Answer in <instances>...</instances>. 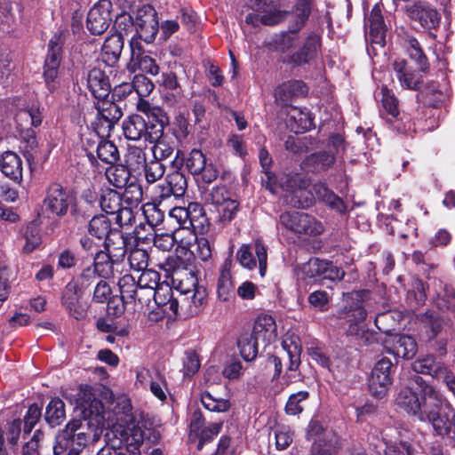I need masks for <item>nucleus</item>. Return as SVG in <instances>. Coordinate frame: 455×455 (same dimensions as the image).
I'll list each match as a JSON object with an SVG mask.
<instances>
[{"label":"nucleus","mask_w":455,"mask_h":455,"mask_svg":"<svg viewBox=\"0 0 455 455\" xmlns=\"http://www.w3.org/2000/svg\"><path fill=\"white\" fill-rule=\"evenodd\" d=\"M313 194L318 200L324 203L331 209L336 211L339 214H345L347 206L343 200L334 194L324 183H316L312 188Z\"/></svg>","instance_id":"nucleus-30"},{"label":"nucleus","mask_w":455,"mask_h":455,"mask_svg":"<svg viewBox=\"0 0 455 455\" xmlns=\"http://www.w3.org/2000/svg\"><path fill=\"white\" fill-rule=\"evenodd\" d=\"M142 273L138 277V285L140 291L146 290L148 294L151 291L156 290L162 283H160V274L153 269L141 270Z\"/></svg>","instance_id":"nucleus-45"},{"label":"nucleus","mask_w":455,"mask_h":455,"mask_svg":"<svg viewBox=\"0 0 455 455\" xmlns=\"http://www.w3.org/2000/svg\"><path fill=\"white\" fill-rule=\"evenodd\" d=\"M296 28H291L290 31L280 35L275 42V49L283 53L288 52L298 41V35Z\"/></svg>","instance_id":"nucleus-60"},{"label":"nucleus","mask_w":455,"mask_h":455,"mask_svg":"<svg viewBox=\"0 0 455 455\" xmlns=\"http://www.w3.org/2000/svg\"><path fill=\"white\" fill-rule=\"evenodd\" d=\"M106 175L109 183L117 188H125L131 178L130 170L122 164L108 168Z\"/></svg>","instance_id":"nucleus-44"},{"label":"nucleus","mask_w":455,"mask_h":455,"mask_svg":"<svg viewBox=\"0 0 455 455\" xmlns=\"http://www.w3.org/2000/svg\"><path fill=\"white\" fill-rule=\"evenodd\" d=\"M84 291H80L75 283H68L62 292L61 301L63 306L76 319L84 317L85 312L80 304Z\"/></svg>","instance_id":"nucleus-23"},{"label":"nucleus","mask_w":455,"mask_h":455,"mask_svg":"<svg viewBox=\"0 0 455 455\" xmlns=\"http://www.w3.org/2000/svg\"><path fill=\"white\" fill-rule=\"evenodd\" d=\"M381 92L383 109L387 115V121L392 122L399 116L398 100L386 86L381 88Z\"/></svg>","instance_id":"nucleus-48"},{"label":"nucleus","mask_w":455,"mask_h":455,"mask_svg":"<svg viewBox=\"0 0 455 455\" xmlns=\"http://www.w3.org/2000/svg\"><path fill=\"white\" fill-rule=\"evenodd\" d=\"M180 150L176 151V156L172 162V167L174 169L170 172L165 178V182L171 186V189L174 190V196H182L188 187V182L183 172H180V167L183 165L184 159L179 157Z\"/></svg>","instance_id":"nucleus-26"},{"label":"nucleus","mask_w":455,"mask_h":455,"mask_svg":"<svg viewBox=\"0 0 455 455\" xmlns=\"http://www.w3.org/2000/svg\"><path fill=\"white\" fill-rule=\"evenodd\" d=\"M251 335L265 346L272 343L277 338V328L275 319L268 315H259L254 322Z\"/></svg>","instance_id":"nucleus-19"},{"label":"nucleus","mask_w":455,"mask_h":455,"mask_svg":"<svg viewBox=\"0 0 455 455\" xmlns=\"http://www.w3.org/2000/svg\"><path fill=\"white\" fill-rule=\"evenodd\" d=\"M106 445L97 455H140L145 434L132 414H125L106 433Z\"/></svg>","instance_id":"nucleus-2"},{"label":"nucleus","mask_w":455,"mask_h":455,"mask_svg":"<svg viewBox=\"0 0 455 455\" xmlns=\"http://www.w3.org/2000/svg\"><path fill=\"white\" fill-rule=\"evenodd\" d=\"M24 237L26 243L23 247V251L27 253H29L41 243V236L38 226L34 222H30L26 228Z\"/></svg>","instance_id":"nucleus-55"},{"label":"nucleus","mask_w":455,"mask_h":455,"mask_svg":"<svg viewBox=\"0 0 455 455\" xmlns=\"http://www.w3.org/2000/svg\"><path fill=\"white\" fill-rule=\"evenodd\" d=\"M175 148V141L172 138L160 134V137L151 148L153 158L162 162L173 155Z\"/></svg>","instance_id":"nucleus-41"},{"label":"nucleus","mask_w":455,"mask_h":455,"mask_svg":"<svg viewBox=\"0 0 455 455\" xmlns=\"http://www.w3.org/2000/svg\"><path fill=\"white\" fill-rule=\"evenodd\" d=\"M251 9L257 12L248 13L245 17L243 23L241 27L244 32L251 30L249 26L257 28L259 24L273 26L281 22L285 16V13L278 11L272 4V0H254L251 4Z\"/></svg>","instance_id":"nucleus-4"},{"label":"nucleus","mask_w":455,"mask_h":455,"mask_svg":"<svg viewBox=\"0 0 455 455\" xmlns=\"http://www.w3.org/2000/svg\"><path fill=\"white\" fill-rule=\"evenodd\" d=\"M282 347L285 351L286 357L289 360L287 371H297L300 364V355L302 351L299 338L294 333L287 332L283 337Z\"/></svg>","instance_id":"nucleus-27"},{"label":"nucleus","mask_w":455,"mask_h":455,"mask_svg":"<svg viewBox=\"0 0 455 455\" xmlns=\"http://www.w3.org/2000/svg\"><path fill=\"white\" fill-rule=\"evenodd\" d=\"M132 86L140 97L148 96L155 88L151 80L144 75H136L132 81Z\"/></svg>","instance_id":"nucleus-63"},{"label":"nucleus","mask_w":455,"mask_h":455,"mask_svg":"<svg viewBox=\"0 0 455 455\" xmlns=\"http://www.w3.org/2000/svg\"><path fill=\"white\" fill-rule=\"evenodd\" d=\"M196 278L191 273L188 272V288H184L182 282H180L178 290L184 294L192 293L191 295V303L195 307V308H198L203 306L205 299V291L203 289H200L196 285Z\"/></svg>","instance_id":"nucleus-40"},{"label":"nucleus","mask_w":455,"mask_h":455,"mask_svg":"<svg viewBox=\"0 0 455 455\" xmlns=\"http://www.w3.org/2000/svg\"><path fill=\"white\" fill-rule=\"evenodd\" d=\"M189 226L194 228H204L208 220L204 207L196 202L189 203L188 205Z\"/></svg>","instance_id":"nucleus-50"},{"label":"nucleus","mask_w":455,"mask_h":455,"mask_svg":"<svg viewBox=\"0 0 455 455\" xmlns=\"http://www.w3.org/2000/svg\"><path fill=\"white\" fill-rule=\"evenodd\" d=\"M335 162L333 153L322 151L308 156L304 161L306 168L319 172L330 168Z\"/></svg>","instance_id":"nucleus-39"},{"label":"nucleus","mask_w":455,"mask_h":455,"mask_svg":"<svg viewBox=\"0 0 455 455\" xmlns=\"http://www.w3.org/2000/svg\"><path fill=\"white\" fill-rule=\"evenodd\" d=\"M206 163L205 156L199 149H192L185 161L187 169L194 176L199 175L202 172Z\"/></svg>","instance_id":"nucleus-52"},{"label":"nucleus","mask_w":455,"mask_h":455,"mask_svg":"<svg viewBox=\"0 0 455 455\" xmlns=\"http://www.w3.org/2000/svg\"><path fill=\"white\" fill-rule=\"evenodd\" d=\"M131 60L128 63V69L134 73L137 70L156 76L159 73V67L156 60L143 50L140 39L132 37L130 41Z\"/></svg>","instance_id":"nucleus-13"},{"label":"nucleus","mask_w":455,"mask_h":455,"mask_svg":"<svg viewBox=\"0 0 455 455\" xmlns=\"http://www.w3.org/2000/svg\"><path fill=\"white\" fill-rule=\"evenodd\" d=\"M0 170L2 173L14 181L20 184L23 180V168L20 157L12 151H5L0 156Z\"/></svg>","instance_id":"nucleus-22"},{"label":"nucleus","mask_w":455,"mask_h":455,"mask_svg":"<svg viewBox=\"0 0 455 455\" xmlns=\"http://www.w3.org/2000/svg\"><path fill=\"white\" fill-rule=\"evenodd\" d=\"M98 275L94 268L90 266L83 269L82 273L76 279L72 280V283H75L77 288L85 291L89 287H91L96 281Z\"/></svg>","instance_id":"nucleus-62"},{"label":"nucleus","mask_w":455,"mask_h":455,"mask_svg":"<svg viewBox=\"0 0 455 455\" xmlns=\"http://www.w3.org/2000/svg\"><path fill=\"white\" fill-rule=\"evenodd\" d=\"M259 342L253 336L248 334L238 339L237 345L240 354L245 361H251L257 356Z\"/></svg>","instance_id":"nucleus-47"},{"label":"nucleus","mask_w":455,"mask_h":455,"mask_svg":"<svg viewBox=\"0 0 455 455\" xmlns=\"http://www.w3.org/2000/svg\"><path fill=\"white\" fill-rule=\"evenodd\" d=\"M393 70L403 88L418 91L422 87V77L408 68L404 60H396L393 63Z\"/></svg>","instance_id":"nucleus-24"},{"label":"nucleus","mask_w":455,"mask_h":455,"mask_svg":"<svg viewBox=\"0 0 455 455\" xmlns=\"http://www.w3.org/2000/svg\"><path fill=\"white\" fill-rule=\"evenodd\" d=\"M201 402L205 409L211 411L224 412L230 408V403L227 399H216L209 393H204Z\"/></svg>","instance_id":"nucleus-58"},{"label":"nucleus","mask_w":455,"mask_h":455,"mask_svg":"<svg viewBox=\"0 0 455 455\" xmlns=\"http://www.w3.org/2000/svg\"><path fill=\"white\" fill-rule=\"evenodd\" d=\"M97 157L103 163L113 164L119 160L116 146L109 140L100 139L96 147Z\"/></svg>","instance_id":"nucleus-43"},{"label":"nucleus","mask_w":455,"mask_h":455,"mask_svg":"<svg viewBox=\"0 0 455 455\" xmlns=\"http://www.w3.org/2000/svg\"><path fill=\"white\" fill-rule=\"evenodd\" d=\"M405 12L411 20L419 22L426 28H434L440 21L437 11L426 3L418 2L410 4L406 6Z\"/></svg>","instance_id":"nucleus-15"},{"label":"nucleus","mask_w":455,"mask_h":455,"mask_svg":"<svg viewBox=\"0 0 455 455\" xmlns=\"http://www.w3.org/2000/svg\"><path fill=\"white\" fill-rule=\"evenodd\" d=\"M326 266H328V260L313 258L303 266V272L307 278L320 277L322 279Z\"/></svg>","instance_id":"nucleus-57"},{"label":"nucleus","mask_w":455,"mask_h":455,"mask_svg":"<svg viewBox=\"0 0 455 455\" xmlns=\"http://www.w3.org/2000/svg\"><path fill=\"white\" fill-rule=\"evenodd\" d=\"M230 198H232L231 193L226 188V186L217 185L212 187L211 190L206 193L204 200L206 204H209L216 208Z\"/></svg>","instance_id":"nucleus-51"},{"label":"nucleus","mask_w":455,"mask_h":455,"mask_svg":"<svg viewBox=\"0 0 455 455\" xmlns=\"http://www.w3.org/2000/svg\"><path fill=\"white\" fill-rule=\"evenodd\" d=\"M46 422L52 427L60 425L66 419L65 403L60 398H53L46 406L45 415Z\"/></svg>","instance_id":"nucleus-37"},{"label":"nucleus","mask_w":455,"mask_h":455,"mask_svg":"<svg viewBox=\"0 0 455 455\" xmlns=\"http://www.w3.org/2000/svg\"><path fill=\"white\" fill-rule=\"evenodd\" d=\"M364 291H354L343 294V308L340 311V317L346 318L351 324L348 327L350 333H356L359 324L364 321L367 313L363 307Z\"/></svg>","instance_id":"nucleus-9"},{"label":"nucleus","mask_w":455,"mask_h":455,"mask_svg":"<svg viewBox=\"0 0 455 455\" xmlns=\"http://www.w3.org/2000/svg\"><path fill=\"white\" fill-rule=\"evenodd\" d=\"M404 44L410 58L417 63L421 72L426 73L429 68V63L419 41L412 36H408Z\"/></svg>","instance_id":"nucleus-38"},{"label":"nucleus","mask_w":455,"mask_h":455,"mask_svg":"<svg viewBox=\"0 0 455 455\" xmlns=\"http://www.w3.org/2000/svg\"><path fill=\"white\" fill-rule=\"evenodd\" d=\"M307 86L300 80H292L282 84L275 91V97L283 105H288L292 98L305 96L307 93Z\"/></svg>","instance_id":"nucleus-28"},{"label":"nucleus","mask_w":455,"mask_h":455,"mask_svg":"<svg viewBox=\"0 0 455 455\" xmlns=\"http://www.w3.org/2000/svg\"><path fill=\"white\" fill-rule=\"evenodd\" d=\"M112 4L108 0H100L89 11L86 25L89 31L93 35L103 34L112 20L110 9Z\"/></svg>","instance_id":"nucleus-14"},{"label":"nucleus","mask_w":455,"mask_h":455,"mask_svg":"<svg viewBox=\"0 0 455 455\" xmlns=\"http://www.w3.org/2000/svg\"><path fill=\"white\" fill-rule=\"evenodd\" d=\"M394 365L387 357H382L374 365L369 380V388L372 395L382 398L392 384Z\"/></svg>","instance_id":"nucleus-11"},{"label":"nucleus","mask_w":455,"mask_h":455,"mask_svg":"<svg viewBox=\"0 0 455 455\" xmlns=\"http://www.w3.org/2000/svg\"><path fill=\"white\" fill-rule=\"evenodd\" d=\"M124 42L120 36L113 35L108 37L101 49L102 60L108 66H114L120 58Z\"/></svg>","instance_id":"nucleus-34"},{"label":"nucleus","mask_w":455,"mask_h":455,"mask_svg":"<svg viewBox=\"0 0 455 455\" xmlns=\"http://www.w3.org/2000/svg\"><path fill=\"white\" fill-rule=\"evenodd\" d=\"M97 116L94 130L101 138L110 135V132L123 116L121 108L112 100L105 98L94 102Z\"/></svg>","instance_id":"nucleus-5"},{"label":"nucleus","mask_w":455,"mask_h":455,"mask_svg":"<svg viewBox=\"0 0 455 455\" xmlns=\"http://www.w3.org/2000/svg\"><path fill=\"white\" fill-rule=\"evenodd\" d=\"M118 286L121 294V299L124 303H131L138 299L141 301V297L138 296V281L132 275H124L118 281Z\"/></svg>","instance_id":"nucleus-36"},{"label":"nucleus","mask_w":455,"mask_h":455,"mask_svg":"<svg viewBox=\"0 0 455 455\" xmlns=\"http://www.w3.org/2000/svg\"><path fill=\"white\" fill-rule=\"evenodd\" d=\"M424 323L429 328L427 330L428 339H435L442 331L443 320L438 314L434 312H427L424 315Z\"/></svg>","instance_id":"nucleus-59"},{"label":"nucleus","mask_w":455,"mask_h":455,"mask_svg":"<svg viewBox=\"0 0 455 455\" xmlns=\"http://www.w3.org/2000/svg\"><path fill=\"white\" fill-rule=\"evenodd\" d=\"M382 441L386 445V455H412L411 446L400 440L401 432L395 427H385L380 431Z\"/></svg>","instance_id":"nucleus-17"},{"label":"nucleus","mask_w":455,"mask_h":455,"mask_svg":"<svg viewBox=\"0 0 455 455\" xmlns=\"http://www.w3.org/2000/svg\"><path fill=\"white\" fill-rule=\"evenodd\" d=\"M44 205L52 215L62 217L76 205V196L67 188L52 183L47 189Z\"/></svg>","instance_id":"nucleus-6"},{"label":"nucleus","mask_w":455,"mask_h":455,"mask_svg":"<svg viewBox=\"0 0 455 455\" xmlns=\"http://www.w3.org/2000/svg\"><path fill=\"white\" fill-rule=\"evenodd\" d=\"M89 233L98 238H107L114 231L111 228V222L105 215L94 216L89 222Z\"/></svg>","instance_id":"nucleus-42"},{"label":"nucleus","mask_w":455,"mask_h":455,"mask_svg":"<svg viewBox=\"0 0 455 455\" xmlns=\"http://www.w3.org/2000/svg\"><path fill=\"white\" fill-rule=\"evenodd\" d=\"M396 403L409 414L417 416L419 420L430 421L438 435L455 437L454 409L447 404L443 411H440L442 401L438 394L420 376L411 377L410 385L398 393Z\"/></svg>","instance_id":"nucleus-1"},{"label":"nucleus","mask_w":455,"mask_h":455,"mask_svg":"<svg viewBox=\"0 0 455 455\" xmlns=\"http://www.w3.org/2000/svg\"><path fill=\"white\" fill-rule=\"evenodd\" d=\"M280 223L298 233L315 236L323 232V224L315 217L300 212H286L280 215Z\"/></svg>","instance_id":"nucleus-7"},{"label":"nucleus","mask_w":455,"mask_h":455,"mask_svg":"<svg viewBox=\"0 0 455 455\" xmlns=\"http://www.w3.org/2000/svg\"><path fill=\"white\" fill-rule=\"evenodd\" d=\"M134 24L140 39L151 43L156 38L159 29L157 13L154 7L148 4L134 6Z\"/></svg>","instance_id":"nucleus-10"},{"label":"nucleus","mask_w":455,"mask_h":455,"mask_svg":"<svg viewBox=\"0 0 455 455\" xmlns=\"http://www.w3.org/2000/svg\"><path fill=\"white\" fill-rule=\"evenodd\" d=\"M215 211L218 213L217 218L219 222L228 224L235 219L239 211V203L235 199L230 198L221 205L216 207Z\"/></svg>","instance_id":"nucleus-46"},{"label":"nucleus","mask_w":455,"mask_h":455,"mask_svg":"<svg viewBox=\"0 0 455 455\" xmlns=\"http://www.w3.org/2000/svg\"><path fill=\"white\" fill-rule=\"evenodd\" d=\"M149 260L148 252L140 248H133L128 255V261L132 269L141 271L148 267Z\"/></svg>","instance_id":"nucleus-53"},{"label":"nucleus","mask_w":455,"mask_h":455,"mask_svg":"<svg viewBox=\"0 0 455 455\" xmlns=\"http://www.w3.org/2000/svg\"><path fill=\"white\" fill-rule=\"evenodd\" d=\"M86 84L92 95L96 99V101L109 98L111 92L109 79L100 68H93L89 70L86 77Z\"/></svg>","instance_id":"nucleus-18"},{"label":"nucleus","mask_w":455,"mask_h":455,"mask_svg":"<svg viewBox=\"0 0 455 455\" xmlns=\"http://www.w3.org/2000/svg\"><path fill=\"white\" fill-rule=\"evenodd\" d=\"M440 367L443 366L441 364H436L433 356H427L425 358L416 360L412 363V370L415 372L414 375H417L418 373L429 374L433 378H435V370L439 369Z\"/></svg>","instance_id":"nucleus-56"},{"label":"nucleus","mask_w":455,"mask_h":455,"mask_svg":"<svg viewBox=\"0 0 455 455\" xmlns=\"http://www.w3.org/2000/svg\"><path fill=\"white\" fill-rule=\"evenodd\" d=\"M124 137L129 140H139L141 139H151L148 132V125L143 116L140 115L129 116L123 121L122 124Z\"/></svg>","instance_id":"nucleus-21"},{"label":"nucleus","mask_w":455,"mask_h":455,"mask_svg":"<svg viewBox=\"0 0 455 455\" xmlns=\"http://www.w3.org/2000/svg\"><path fill=\"white\" fill-rule=\"evenodd\" d=\"M76 407L84 418L99 417L103 411L102 403L95 397L89 386H80L76 394Z\"/></svg>","instance_id":"nucleus-16"},{"label":"nucleus","mask_w":455,"mask_h":455,"mask_svg":"<svg viewBox=\"0 0 455 455\" xmlns=\"http://www.w3.org/2000/svg\"><path fill=\"white\" fill-rule=\"evenodd\" d=\"M126 251L125 237L121 231L114 229L105 239L104 250L102 251H106V253L123 262Z\"/></svg>","instance_id":"nucleus-33"},{"label":"nucleus","mask_w":455,"mask_h":455,"mask_svg":"<svg viewBox=\"0 0 455 455\" xmlns=\"http://www.w3.org/2000/svg\"><path fill=\"white\" fill-rule=\"evenodd\" d=\"M392 353L405 360L413 358L418 351L415 339L410 335H395L393 338Z\"/></svg>","instance_id":"nucleus-32"},{"label":"nucleus","mask_w":455,"mask_h":455,"mask_svg":"<svg viewBox=\"0 0 455 455\" xmlns=\"http://www.w3.org/2000/svg\"><path fill=\"white\" fill-rule=\"evenodd\" d=\"M142 197V192L136 186H129L124 194L112 189L105 190L100 196V207L108 214H115L120 208L126 204L137 205Z\"/></svg>","instance_id":"nucleus-8"},{"label":"nucleus","mask_w":455,"mask_h":455,"mask_svg":"<svg viewBox=\"0 0 455 455\" xmlns=\"http://www.w3.org/2000/svg\"><path fill=\"white\" fill-rule=\"evenodd\" d=\"M309 397L307 391H299L289 396L285 405V411L289 415H298L304 410L305 403Z\"/></svg>","instance_id":"nucleus-49"},{"label":"nucleus","mask_w":455,"mask_h":455,"mask_svg":"<svg viewBox=\"0 0 455 455\" xmlns=\"http://www.w3.org/2000/svg\"><path fill=\"white\" fill-rule=\"evenodd\" d=\"M431 285L435 292V304L438 308L455 312V292L453 289L439 279H434Z\"/></svg>","instance_id":"nucleus-31"},{"label":"nucleus","mask_w":455,"mask_h":455,"mask_svg":"<svg viewBox=\"0 0 455 455\" xmlns=\"http://www.w3.org/2000/svg\"><path fill=\"white\" fill-rule=\"evenodd\" d=\"M143 168L145 179L148 183L151 184L159 180L165 173L164 164L155 158L148 162Z\"/></svg>","instance_id":"nucleus-54"},{"label":"nucleus","mask_w":455,"mask_h":455,"mask_svg":"<svg viewBox=\"0 0 455 455\" xmlns=\"http://www.w3.org/2000/svg\"><path fill=\"white\" fill-rule=\"evenodd\" d=\"M320 50V37L316 34L311 33L306 38L303 45L289 59V62L295 65L309 64L315 60Z\"/></svg>","instance_id":"nucleus-20"},{"label":"nucleus","mask_w":455,"mask_h":455,"mask_svg":"<svg viewBox=\"0 0 455 455\" xmlns=\"http://www.w3.org/2000/svg\"><path fill=\"white\" fill-rule=\"evenodd\" d=\"M253 253H255L258 259L259 274L264 276L267 266V248L260 241H256L251 246L243 244L236 251V259L243 267L253 269L257 266V260Z\"/></svg>","instance_id":"nucleus-12"},{"label":"nucleus","mask_w":455,"mask_h":455,"mask_svg":"<svg viewBox=\"0 0 455 455\" xmlns=\"http://www.w3.org/2000/svg\"><path fill=\"white\" fill-rule=\"evenodd\" d=\"M121 264V260L110 256L106 251H99L94 255L92 267L97 272L99 277L109 279L119 271L118 268Z\"/></svg>","instance_id":"nucleus-25"},{"label":"nucleus","mask_w":455,"mask_h":455,"mask_svg":"<svg viewBox=\"0 0 455 455\" xmlns=\"http://www.w3.org/2000/svg\"><path fill=\"white\" fill-rule=\"evenodd\" d=\"M368 22L370 27V35L372 41L376 44L383 43L386 35V28L381 13V8L379 4H376L371 9Z\"/></svg>","instance_id":"nucleus-35"},{"label":"nucleus","mask_w":455,"mask_h":455,"mask_svg":"<svg viewBox=\"0 0 455 455\" xmlns=\"http://www.w3.org/2000/svg\"><path fill=\"white\" fill-rule=\"evenodd\" d=\"M143 214L148 226L152 229L160 225L164 218V213L154 204H148L143 207Z\"/></svg>","instance_id":"nucleus-61"},{"label":"nucleus","mask_w":455,"mask_h":455,"mask_svg":"<svg viewBox=\"0 0 455 455\" xmlns=\"http://www.w3.org/2000/svg\"><path fill=\"white\" fill-rule=\"evenodd\" d=\"M232 260L227 259L221 266L217 283L218 298L221 301H229L235 297L234 283L231 275Z\"/></svg>","instance_id":"nucleus-29"},{"label":"nucleus","mask_w":455,"mask_h":455,"mask_svg":"<svg viewBox=\"0 0 455 455\" xmlns=\"http://www.w3.org/2000/svg\"><path fill=\"white\" fill-rule=\"evenodd\" d=\"M101 433V429L92 425L90 421L73 419L56 435L53 452L60 455L69 449L66 455H79L87 443L98 441Z\"/></svg>","instance_id":"nucleus-3"},{"label":"nucleus","mask_w":455,"mask_h":455,"mask_svg":"<svg viewBox=\"0 0 455 455\" xmlns=\"http://www.w3.org/2000/svg\"><path fill=\"white\" fill-rule=\"evenodd\" d=\"M193 253L202 261H208L212 259V249L209 240L203 236L197 237Z\"/></svg>","instance_id":"nucleus-64"}]
</instances>
